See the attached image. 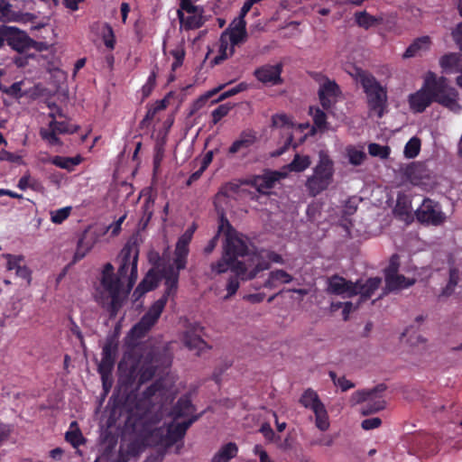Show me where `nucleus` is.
<instances>
[{
	"label": "nucleus",
	"mask_w": 462,
	"mask_h": 462,
	"mask_svg": "<svg viewBox=\"0 0 462 462\" xmlns=\"http://www.w3.org/2000/svg\"><path fill=\"white\" fill-rule=\"evenodd\" d=\"M344 70L356 82H359L366 94L367 103L371 112L381 117L386 104L387 95L385 89L368 72L363 70L357 65L346 61L343 64Z\"/></svg>",
	"instance_id": "nucleus-5"
},
{
	"label": "nucleus",
	"mask_w": 462,
	"mask_h": 462,
	"mask_svg": "<svg viewBox=\"0 0 462 462\" xmlns=\"http://www.w3.org/2000/svg\"><path fill=\"white\" fill-rule=\"evenodd\" d=\"M402 340L411 348H420L426 343V338L412 328H407L402 334Z\"/></svg>",
	"instance_id": "nucleus-30"
},
{
	"label": "nucleus",
	"mask_w": 462,
	"mask_h": 462,
	"mask_svg": "<svg viewBox=\"0 0 462 462\" xmlns=\"http://www.w3.org/2000/svg\"><path fill=\"white\" fill-rule=\"evenodd\" d=\"M170 56H171L173 59L171 68V70L174 71L183 63V60L185 57V50L183 44H179L173 50H171L170 51Z\"/></svg>",
	"instance_id": "nucleus-40"
},
{
	"label": "nucleus",
	"mask_w": 462,
	"mask_h": 462,
	"mask_svg": "<svg viewBox=\"0 0 462 462\" xmlns=\"http://www.w3.org/2000/svg\"><path fill=\"white\" fill-rule=\"evenodd\" d=\"M385 386L379 384L372 389H365L354 393L350 402L353 405L364 403L361 408L363 415H368L383 410L386 407V401L383 398Z\"/></svg>",
	"instance_id": "nucleus-10"
},
{
	"label": "nucleus",
	"mask_w": 462,
	"mask_h": 462,
	"mask_svg": "<svg viewBox=\"0 0 462 462\" xmlns=\"http://www.w3.org/2000/svg\"><path fill=\"white\" fill-rule=\"evenodd\" d=\"M114 365V356L109 346H106L102 351V359L98 365V371L101 374L104 386H106L107 380L109 379L112 368Z\"/></svg>",
	"instance_id": "nucleus-25"
},
{
	"label": "nucleus",
	"mask_w": 462,
	"mask_h": 462,
	"mask_svg": "<svg viewBox=\"0 0 462 462\" xmlns=\"http://www.w3.org/2000/svg\"><path fill=\"white\" fill-rule=\"evenodd\" d=\"M153 204H154V200L152 199L151 196H149L144 201V204L143 206V221L144 222V224H147L152 216Z\"/></svg>",
	"instance_id": "nucleus-47"
},
{
	"label": "nucleus",
	"mask_w": 462,
	"mask_h": 462,
	"mask_svg": "<svg viewBox=\"0 0 462 462\" xmlns=\"http://www.w3.org/2000/svg\"><path fill=\"white\" fill-rule=\"evenodd\" d=\"M335 172L336 168L333 159L327 151H319L312 172L305 182L308 192L315 197L327 190L334 182Z\"/></svg>",
	"instance_id": "nucleus-6"
},
{
	"label": "nucleus",
	"mask_w": 462,
	"mask_h": 462,
	"mask_svg": "<svg viewBox=\"0 0 462 462\" xmlns=\"http://www.w3.org/2000/svg\"><path fill=\"white\" fill-rule=\"evenodd\" d=\"M183 342L190 350L196 351L197 354L201 353L207 348L206 342L195 333L186 332L183 336Z\"/></svg>",
	"instance_id": "nucleus-33"
},
{
	"label": "nucleus",
	"mask_w": 462,
	"mask_h": 462,
	"mask_svg": "<svg viewBox=\"0 0 462 462\" xmlns=\"http://www.w3.org/2000/svg\"><path fill=\"white\" fill-rule=\"evenodd\" d=\"M454 41L462 50V25L458 24L452 32Z\"/></svg>",
	"instance_id": "nucleus-62"
},
{
	"label": "nucleus",
	"mask_w": 462,
	"mask_h": 462,
	"mask_svg": "<svg viewBox=\"0 0 462 462\" xmlns=\"http://www.w3.org/2000/svg\"><path fill=\"white\" fill-rule=\"evenodd\" d=\"M167 106H168L167 98H163V99L156 101L153 104V106L148 110L146 118H152L156 115V113L165 109L167 107Z\"/></svg>",
	"instance_id": "nucleus-48"
},
{
	"label": "nucleus",
	"mask_w": 462,
	"mask_h": 462,
	"mask_svg": "<svg viewBox=\"0 0 462 462\" xmlns=\"http://www.w3.org/2000/svg\"><path fill=\"white\" fill-rule=\"evenodd\" d=\"M254 453L259 457L260 462H273L270 459L266 451L260 445L254 446Z\"/></svg>",
	"instance_id": "nucleus-61"
},
{
	"label": "nucleus",
	"mask_w": 462,
	"mask_h": 462,
	"mask_svg": "<svg viewBox=\"0 0 462 462\" xmlns=\"http://www.w3.org/2000/svg\"><path fill=\"white\" fill-rule=\"evenodd\" d=\"M394 212L402 216L404 220L410 219L412 212L410 201L406 198H399Z\"/></svg>",
	"instance_id": "nucleus-38"
},
{
	"label": "nucleus",
	"mask_w": 462,
	"mask_h": 462,
	"mask_svg": "<svg viewBox=\"0 0 462 462\" xmlns=\"http://www.w3.org/2000/svg\"><path fill=\"white\" fill-rule=\"evenodd\" d=\"M49 162L60 169L71 171L82 162V157L80 155L75 157L54 156Z\"/></svg>",
	"instance_id": "nucleus-32"
},
{
	"label": "nucleus",
	"mask_w": 462,
	"mask_h": 462,
	"mask_svg": "<svg viewBox=\"0 0 462 462\" xmlns=\"http://www.w3.org/2000/svg\"><path fill=\"white\" fill-rule=\"evenodd\" d=\"M31 19V15L21 14L16 13L9 0H0V20L5 22H23L26 23Z\"/></svg>",
	"instance_id": "nucleus-24"
},
{
	"label": "nucleus",
	"mask_w": 462,
	"mask_h": 462,
	"mask_svg": "<svg viewBox=\"0 0 462 462\" xmlns=\"http://www.w3.org/2000/svg\"><path fill=\"white\" fill-rule=\"evenodd\" d=\"M103 41L105 45L113 50L116 44V39L112 28L108 25L106 26V32L103 33Z\"/></svg>",
	"instance_id": "nucleus-52"
},
{
	"label": "nucleus",
	"mask_w": 462,
	"mask_h": 462,
	"mask_svg": "<svg viewBox=\"0 0 462 462\" xmlns=\"http://www.w3.org/2000/svg\"><path fill=\"white\" fill-rule=\"evenodd\" d=\"M330 376L335 385L341 388L342 391H346L354 387V384L345 377L337 378L334 373H330Z\"/></svg>",
	"instance_id": "nucleus-55"
},
{
	"label": "nucleus",
	"mask_w": 462,
	"mask_h": 462,
	"mask_svg": "<svg viewBox=\"0 0 462 462\" xmlns=\"http://www.w3.org/2000/svg\"><path fill=\"white\" fill-rule=\"evenodd\" d=\"M239 288V282L236 278H230L226 284V291L227 294L225 296V299H228L229 297L233 296L237 289Z\"/></svg>",
	"instance_id": "nucleus-57"
},
{
	"label": "nucleus",
	"mask_w": 462,
	"mask_h": 462,
	"mask_svg": "<svg viewBox=\"0 0 462 462\" xmlns=\"http://www.w3.org/2000/svg\"><path fill=\"white\" fill-rule=\"evenodd\" d=\"M75 423H71L70 430L66 433V439L75 448L82 443V435L80 431L74 428Z\"/></svg>",
	"instance_id": "nucleus-44"
},
{
	"label": "nucleus",
	"mask_w": 462,
	"mask_h": 462,
	"mask_svg": "<svg viewBox=\"0 0 462 462\" xmlns=\"http://www.w3.org/2000/svg\"><path fill=\"white\" fill-rule=\"evenodd\" d=\"M310 115L313 117L314 125L319 130L326 127V116L322 110L318 107H310Z\"/></svg>",
	"instance_id": "nucleus-43"
},
{
	"label": "nucleus",
	"mask_w": 462,
	"mask_h": 462,
	"mask_svg": "<svg viewBox=\"0 0 462 462\" xmlns=\"http://www.w3.org/2000/svg\"><path fill=\"white\" fill-rule=\"evenodd\" d=\"M72 207L68 206L59 209L50 211V219L51 223L60 225L63 223L71 214Z\"/></svg>",
	"instance_id": "nucleus-37"
},
{
	"label": "nucleus",
	"mask_w": 462,
	"mask_h": 462,
	"mask_svg": "<svg viewBox=\"0 0 462 462\" xmlns=\"http://www.w3.org/2000/svg\"><path fill=\"white\" fill-rule=\"evenodd\" d=\"M368 152L371 156L386 159L390 155L391 149L387 145L373 143L368 145Z\"/></svg>",
	"instance_id": "nucleus-41"
},
{
	"label": "nucleus",
	"mask_w": 462,
	"mask_h": 462,
	"mask_svg": "<svg viewBox=\"0 0 462 462\" xmlns=\"http://www.w3.org/2000/svg\"><path fill=\"white\" fill-rule=\"evenodd\" d=\"M178 16L181 27H184L185 29L199 28L203 23L202 10L189 14H184L182 11H178Z\"/></svg>",
	"instance_id": "nucleus-26"
},
{
	"label": "nucleus",
	"mask_w": 462,
	"mask_h": 462,
	"mask_svg": "<svg viewBox=\"0 0 462 462\" xmlns=\"http://www.w3.org/2000/svg\"><path fill=\"white\" fill-rule=\"evenodd\" d=\"M286 177V171H271L262 176H257L253 180V185L261 193H267L276 181Z\"/></svg>",
	"instance_id": "nucleus-21"
},
{
	"label": "nucleus",
	"mask_w": 462,
	"mask_h": 462,
	"mask_svg": "<svg viewBox=\"0 0 462 462\" xmlns=\"http://www.w3.org/2000/svg\"><path fill=\"white\" fill-rule=\"evenodd\" d=\"M300 403L313 411L315 424L319 430L326 431L329 428L327 410L316 392L311 389L306 390L300 397Z\"/></svg>",
	"instance_id": "nucleus-14"
},
{
	"label": "nucleus",
	"mask_w": 462,
	"mask_h": 462,
	"mask_svg": "<svg viewBox=\"0 0 462 462\" xmlns=\"http://www.w3.org/2000/svg\"><path fill=\"white\" fill-rule=\"evenodd\" d=\"M434 101L446 106L453 112H459L461 106L458 104L457 91L447 85L444 78L437 77V84L434 88Z\"/></svg>",
	"instance_id": "nucleus-15"
},
{
	"label": "nucleus",
	"mask_w": 462,
	"mask_h": 462,
	"mask_svg": "<svg viewBox=\"0 0 462 462\" xmlns=\"http://www.w3.org/2000/svg\"><path fill=\"white\" fill-rule=\"evenodd\" d=\"M310 163L311 161L309 155L296 154L292 162L283 167L280 171H286V175L289 171L301 172L308 169Z\"/></svg>",
	"instance_id": "nucleus-31"
},
{
	"label": "nucleus",
	"mask_w": 462,
	"mask_h": 462,
	"mask_svg": "<svg viewBox=\"0 0 462 462\" xmlns=\"http://www.w3.org/2000/svg\"><path fill=\"white\" fill-rule=\"evenodd\" d=\"M247 88H248V85L245 82H242V83L238 84L237 86L232 88L231 89H228L227 91L222 93L221 96L219 97L218 100H224L229 97L236 95L237 93L245 91V89H247Z\"/></svg>",
	"instance_id": "nucleus-53"
},
{
	"label": "nucleus",
	"mask_w": 462,
	"mask_h": 462,
	"mask_svg": "<svg viewBox=\"0 0 462 462\" xmlns=\"http://www.w3.org/2000/svg\"><path fill=\"white\" fill-rule=\"evenodd\" d=\"M272 121L274 127L282 129L289 135L286 144H291L294 147L304 141L306 134L303 132L310 127L309 124L295 125L285 114L273 116Z\"/></svg>",
	"instance_id": "nucleus-13"
},
{
	"label": "nucleus",
	"mask_w": 462,
	"mask_h": 462,
	"mask_svg": "<svg viewBox=\"0 0 462 462\" xmlns=\"http://www.w3.org/2000/svg\"><path fill=\"white\" fill-rule=\"evenodd\" d=\"M254 453L259 457L260 462H273L270 459L266 451L260 445L254 446Z\"/></svg>",
	"instance_id": "nucleus-60"
},
{
	"label": "nucleus",
	"mask_w": 462,
	"mask_h": 462,
	"mask_svg": "<svg viewBox=\"0 0 462 462\" xmlns=\"http://www.w3.org/2000/svg\"><path fill=\"white\" fill-rule=\"evenodd\" d=\"M35 184L36 180L29 174H26L19 180L18 188L23 190L28 188H33Z\"/></svg>",
	"instance_id": "nucleus-56"
},
{
	"label": "nucleus",
	"mask_w": 462,
	"mask_h": 462,
	"mask_svg": "<svg viewBox=\"0 0 462 462\" xmlns=\"http://www.w3.org/2000/svg\"><path fill=\"white\" fill-rule=\"evenodd\" d=\"M180 7L181 9L180 11H182L184 14L201 10L199 7L194 5L190 0H181Z\"/></svg>",
	"instance_id": "nucleus-59"
},
{
	"label": "nucleus",
	"mask_w": 462,
	"mask_h": 462,
	"mask_svg": "<svg viewBox=\"0 0 462 462\" xmlns=\"http://www.w3.org/2000/svg\"><path fill=\"white\" fill-rule=\"evenodd\" d=\"M139 251L135 245H126L118 256V273L122 277L128 276V286L124 288L119 278L114 273L111 264H106L103 270L101 288L106 298L110 300L113 309H117L122 300L127 296L130 289L137 279V261Z\"/></svg>",
	"instance_id": "nucleus-4"
},
{
	"label": "nucleus",
	"mask_w": 462,
	"mask_h": 462,
	"mask_svg": "<svg viewBox=\"0 0 462 462\" xmlns=\"http://www.w3.org/2000/svg\"><path fill=\"white\" fill-rule=\"evenodd\" d=\"M292 281V277L282 270H275L269 273L268 278L263 283V287L274 289L282 284L289 283Z\"/></svg>",
	"instance_id": "nucleus-28"
},
{
	"label": "nucleus",
	"mask_w": 462,
	"mask_h": 462,
	"mask_svg": "<svg viewBox=\"0 0 462 462\" xmlns=\"http://www.w3.org/2000/svg\"><path fill=\"white\" fill-rule=\"evenodd\" d=\"M246 32H243L241 20L229 27L221 34L217 43V54L213 58L214 64H219L231 57L235 52V47L246 39Z\"/></svg>",
	"instance_id": "nucleus-8"
},
{
	"label": "nucleus",
	"mask_w": 462,
	"mask_h": 462,
	"mask_svg": "<svg viewBox=\"0 0 462 462\" xmlns=\"http://www.w3.org/2000/svg\"><path fill=\"white\" fill-rule=\"evenodd\" d=\"M461 277V273L457 268H451L449 271V279L446 288L443 291V294L450 295L457 284L458 283Z\"/></svg>",
	"instance_id": "nucleus-42"
},
{
	"label": "nucleus",
	"mask_w": 462,
	"mask_h": 462,
	"mask_svg": "<svg viewBox=\"0 0 462 462\" xmlns=\"http://www.w3.org/2000/svg\"><path fill=\"white\" fill-rule=\"evenodd\" d=\"M319 94L323 107L328 108L339 94L338 86L334 81L325 79L320 84Z\"/></svg>",
	"instance_id": "nucleus-22"
},
{
	"label": "nucleus",
	"mask_w": 462,
	"mask_h": 462,
	"mask_svg": "<svg viewBox=\"0 0 462 462\" xmlns=\"http://www.w3.org/2000/svg\"><path fill=\"white\" fill-rule=\"evenodd\" d=\"M420 140L418 137L411 138L405 144L403 154L408 159L415 158L420 151Z\"/></svg>",
	"instance_id": "nucleus-39"
},
{
	"label": "nucleus",
	"mask_w": 462,
	"mask_h": 462,
	"mask_svg": "<svg viewBox=\"0 0 462 462\" xmlns=\"http://www.w3.org/2000/svg\"><path fill=\"white\" fill-rule=\"evenodd\" d=\"M254 3L252 2V0H247L244 5L242 6L241 8V12H240V15L234 19V21L230 23V24H235L236 22H238L239 20H241L242 22V24H243V32H246L245 30V16L247 14V13L250 11V9L252 8Z\"/></svg>",
	"instance_id": "nucleus-50"
},
{
	"label": "nucleus",
	"mask_w": 462,
	"mask_h": 462,
	"mask_svg": "<svg viewBox=\"0 0 462 462\" xmlns=\"http://www.w3.org/2000/svg\"><path fill=\"white\" fill-rule=\"evenodd\" d=\"M193 233V227L187 229L176 244L174 251V264L176 265V269L172 266L161 269L159 265L151 269L134 291L133 297L134 300H138L144 293L155 289L162 278L165 280L164 284L166 288L164 294L151 306L147 313L132 328L131 335L134 337H142L155 324L167 303L168 298L176 291L179 281V271L184 269L186 266L189 245L192 239Z\"/></svg>",
	"instance_id": "nucleus-1"
},
{
	"label": "nucleus",
	"mask_w": 462,
	"mask_h": 462,
	"mask_svg": "<svg viewBox=\"0 0 462 462\" xmlns=\"http://www.w3.org/2000/svg\"><path fill=\"white\" fill-rule=\"evenodd\" d=\"M255 141V135L253 134H245L236 140L229 148L231 153H236L244 148L249 147Z\"/></svg>",
	"instance_id": "nucleus-35"
},
{
	"label": "nucleus",
	"mask_w": 462,
	"mask_h": 462,
	"mask_svg": "<svg viewBox=\"0 0 462 462\" xmlns=\"http://www.w3.org/2000/svg\"><path fill=\"white\" fill-rule=\"evenodd\" d=\"M431 39L430 36H421L415 39L406 49L402 57L404 59H410L417 56H421L425 52L429 51L431 47Z\"/></svg>",
	"instance_id": "nucleus-23"
},
{
	"label": "nucleus",
	"mask_w": 462,
	"mask_h": 462,
	"mask_svg": "<svg viewBox=\"0 0 462 462\" xmlns=\"http://www.w3.org/2000/svg\"><path fill=\"white\" fill-rule=\"evenodd\" d=\"M155 81H156V71L152 70L151 74L149 75L147 81L142 88V93L144 97H147L152 91L153 90L155 87Z\"/></svg>",
	"instance_id": "nucleus-45"
},
{
	"label": "nucleus",
	"mask_w": 462,
	"mask_h": 462,
	"mask_svg": "<svg viewBox=\"0 0 462 462\" xmlns=\"http://www.w3.org/2000/svg\"><path fill=\"white\" fill-rule=\"evenodd\" d=\"M422 171L423 169L420 166H413L408 170L407 174L412 184L420 185L422 183L420 179V176L422 173Z\"/></svg>",
	"instance_id": "nucleus-46"
},
{
	"label": "nucleus",
	"mask_w": 462,
	"mask_h": 462,
	"mask_svg": "<svg viewBox=\"0 0 462 462\" xmlns=\"http://www.w3.org/2000/svg\"><path fill=\"white\" fill-rule=\"evenodd\" d=\"M231 106L227 104L221 105L212 112L213 122L217 124L224 116H226L230 111Z\"/></svg>",
	"instance_id": "nucleus-51"
},
{
	"label": "nucleus",
	"mask_w": 462,
	"mask_h": 462,
	"mask_svg": "<svg viewBox=\"0 0 462 462\" xmlns=\"http://www.w3.org/2000/svg\"><path fill=\"white\" fill-rule=\"evenodd\" d=\"M364 300H361V297L359 298L358 302L354 303L352 301H346L342 305V316L345 320H346L349 317V315L354 312L357 308L359 307V304L363 302Z\"/></svg>",
	"instance_id": "nucleus-49"
},
{
	"label": "nucleus",
	"mask_w": 462,
	"mask_h": 462,
	"mask_svg": "<svg viewBox=\"0 0 462 462\" xmlns=\"http://www.w3.org/2000/svg\"><path fill=\"white\" fill-rule=\"evenodd\" d=\"M400 273L399 256L393 255L385 271V283L389 291L402 290L415 283L418 270L415 267L402 268Z\"/></svg>",
	"instance_id": "nucleus-9"
},
{
	"label": "nucleus",
	"mask_w": 462,
	"mask_h": 462,
	"mask_svg": "<svg viewBox=\"0 0 462 462\" xmlns=\"http://www.w3.org/2000/svg\"><path fill=\"white\" fill-rule=\"evenodd\" d=\"M79 126L67 120L66 116L49 120L46 126L40 129V135L50 145L60 143L59 134H71L77 132Z\"/></svg>",
	"instance_id": "nucleus-12"
},
{
	"label": "nucleus",
	"mask_w": 462,
	"mask_h": 462,
	"mask_svg": "<svg viewBox=\"0 0 462 462\" xmlns=\"http://www.w3.org/2000/svg\"><path fill=\"white\" fill-rule=\"evenodd\" d=\"M440 67L447 73L462 71V60L457 54L449 53L444 55L439 60Z\"/></svg>",
	"instance_id": "nucleus-29"
},
{
	"label": "nucleus",
	"mask_w": 462,
	"mask_h": 462,
	"mask_svg": "<svg viewBox=\"0 0 462 462\" xmlns=\"http://www.w3.org/2000/svg\"><path fill=\"white\" fill-rule=\"evenodd\" d=\"M346 155L349 163L355 166L362 164L366 157L364 149L356 146H347L346 148Z\"/></svg>",
	"instance_id": "nucleus-34"
},
{
	"label": "nucleus",
	"mask_w": 462,
	"mask_h": 462,
	"mask_svg": "<svg viewBox=\"0 0 462 462\" xmlns=\"http://www.w3.org/2000/svg\"><path fill=\"white\" fill-rule=\"evenodd\" d=\"M6 260V268L8 271H14L16 276L25 280L28 283L31 282V271L24 264V259L22 255L15 254H3Z\"/></svg>",
	"instance_id": "nucleus-18"
},
{
	"label": "nucleus",
	"mask_w": 462,
	"mask_h": 462,
	"mask_svg": "<svg viewBox=\"0 0 462 462\" xmlns=\"http://www.w3.org/2000/svg\"><path fill=\"white\" fill-rule=\"evenodd\" d=\"M49 108H50V113L48 115V121L54 120L58 117L60 118V117L65 116L62 110L59 106H57L55 104H50Z\"/></svg>",
	"instance_id": "nucleus-58"
},
{
	"label": "nucleus",
	"mask_w": 462,
	"mask_h": 462,
	"mask_svg": "<svg viewBox=\"0 0 462 462\" xmlns=\"http://www.w3.org/2000/svg\"><path fill=\"white\" fill-rule=\"evenodd\" d=\"M380 284L381 279L377 277L370 278L365 282L358 281L354 283L342 277L333 276L328 281V291L344 298L359 295L362 300H366L374 295Z\"/></svg>",
	"instance_id": "nucleus-7"
},
{
	"label": "nucleus",
	"mask_w": 462,
	"mask_h": 462,
	"mask_svg": "<svg viewBox=\"0 0 462 462\" xmlns=\"http://www.w3.org/2000/svg\"><path fill=\"white\" fill-rule=\"evenodd\" d=\"M260 431L263 433V435L265 437L266 439L272 440L274 433L269 424H263L262 425Z\"/></svg>",
	"instance_id": "nucleus-63"
},
{
	"label": "nucleus",
	"mask_w": 462,
	"mask_h": 462,
	"mask_svg": "<svg viewBox=\"0 0 462 462\" xmlns=\"http://www.w3.org/2000/svg\"><path fill=\"white\" fill-rule=\"evenodd\" d=\"M226 196L223 193L217 195L215 206L219 212V231L226 233L225 252L222 257L211 264V272L221 274L231 268L242 280H252L260 272L269 268V260L279 263L281 257L277 254H269L265 252L249 253L243 238L231 229L229 223L224 218L220 204L224 202Z\"/></svg>",
	"instance_id": "nucleus-2"
},
{
	"label": "nucleus",
	"mask_w": 462,
	"mask_h": 462,
	"mask_svg": "<svg viewBox=\"0 0 462 462\" xmlns=\"http://www.w3.org/2000/svg\"><path fill=\"white\" fill-rule=\"evenodd\" d=\"M238 453V447L234 442H228L219 448L211 458V462H229Z\"/></svg>",
	"instance_id": "nucleus-27"
},
{
	"label": "nucleus",
	"mask_w": 462,
	"mask_h": 462,
	"mask_svg": "<svg viewBox=\"0 0 462 462\" xmlns=\"http://www.w3.org/2000/svg\"><path fill=\"white\" fill-rule=\"evenodd\" d=\"M282 66L264 65L254 71L257 79L264 84L276 85L281 82Z\"/></svg>",
	"instance_id": "nucleus-19"
},
{
	"label": "nucleus",
	"mask_w": 462,
	"mask_h": 462,
	"mask_svg": "<svg viewBox=\"0 0 462 462\" xmlns=\"http://www.w3.org/2000/svg\"><path fill=\"white\" fill-rule=\"evenodd\" d=\"M98 239V235L95 232H85L78 242L76 251L73 255V262L76 263L83 259L94 247Z\"/></svg>",
	"instance_id": "nucleus-20"
},
{
	"label": "nucleus",
	"mask_w": 462,
	"mask_h": 462,
	"mask_svg": "<svg viewBox=\"0 0 462 462\" xmlns=\"http://www.w3.org/2000/svg\"><path fill=\"white\" fill-rule=\"evenodd\" d=\"M416 217L420 222L431 225H439L446 219L439 205L430 199L423 200L416 210Z\"/></svg>",
	"instance_id": "nucleus-16"
},
{
	"label": "nucleus",
	"mask_w": 462,
	"mask_h": 462,
	"mask_svg": "<svg viewBox=\"0 0 462 462\" xmlns=\"http://www.w3.org/2000/svg\"><path fill=\"white\" fill-rule=\"evenodd\" d=\"M5 42L14 50L23 51L29 48L31 40L24 32L15 27L8 26L5 37Z\"/></svg>",
	"instance_id": "nucleus-17"
},
{
	"label": "nucleus",
	"mask_w": 462,
	"mask_h": 462,
	"mask_svg": "<svg viewBox=\"0 0 462 462\" xmlns=\"http://www.w3.org/2000/svg\"><path fill=\"white\" fill-rule=\"evenodd\" d=\"M189 400L179 402L172 415L163 421L161 419L146 418L141 438L146 446L163 445L169 447L184 436L187 429L196 420Z\"/></svg>",
	"instance_id": "nucleus-3"
},
{
	"label": "nucleus",
	"mask_w": 462,
	"mask_h": 462,
	"mask_svg": "<svg viewBox=\"0 0 462 462\" xmlns=\"http://www.w3.org/2000/svg\"><path fill=\"white\" fill-rule=\"evenodd\" d=\"M436 84L437 75L431 71L426 72L421 88L408 97L409 106L412 112L421 113L434 101Z\"/></svg>",
	"instance_id": "nucleus-11"
},
{
	"label": "nucleus",
	"mask_w": 462,
	"mask_h": 462,
	"mask_svg": "<svg viewBox=\"0 0 462 462\" xmlns=\"http://www.w3.org/2000/svg\"><path fill=\"white\" fill-rule=\"evenodd\" d=\"M335 437L332 435H325L319 441L318 444L323 447H331L334 444Z\"/></svg>",
	"instance_id": "nucleus-64"
},
{
	"label": "nucleus",
	"mask_w": 462,
	"mask_h": 462,
	"mask_svg": "<svg viewBox=\"0 0 462 462\" xmlns=\"http://www.w3.org/2000/svg\"><path fill=\"white\" fill-rule=\"evenodd\" d=\"M356 23L365 29L375 26L379 23V19L370 15L366 12H359L355 15Z\"/></svg>",
	"instance_id": "nucleus-36"
},
{
	"label": "nucleus",
	"mask_w": 462,
	"mask_h": 462,
	"mask_svg": "<svg viewBox=\"0 0 462 462\" xmlns=\"http://www.w3.org/2000/svg\"><path fill=\"white\" fill-rule=\"evenodd\" d=\"M381 424V419L378 417H374L364 420L361 423V427L365 430H371L379 428Z\"/></svg>",
	"instance_id": "nucleus-54"
}]
</instances>
